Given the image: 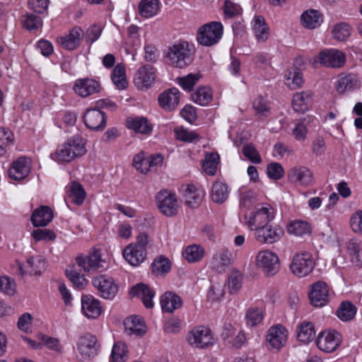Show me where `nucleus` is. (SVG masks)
I'll return each mask as SVG.
<instances>
[{"label": "nucleus", "mask_w": 362, "mask_h": 362, "mask_svg": "<svg viewBox=\"0 0 362 362\" xmlns=\"http://www.w3.org/2000/svg\"><path fill=\"white\" fill-rule=\"evenodd\" d=\"M286 84L291 89H296L302 86L304 83L301 71L294 68L292 71H288L285 75Z\"/></svg>", "instance_id": "obj_47"}, {"label": "nucleus", "mask_w": 362, "mask_h": 362, "mask_svg": "<svg viewBox=\"0 0 362 362\" xmlns=\"http://www.w3.org/2000/svg\"><path fill=\"white\" fill-rule=\"evenodd\" d=\"M86 151L83 139L80 135H74L59 146L51 156L56 161L69 163L83 156Z\"/></svg>", "instance_id": "obj_2"}, {"label": "nucleus", "mask_w": 362, "mask_h": 362, "mask_svg": "<svg viewBox=\"0 0 362 362\" xmlns=\"http://www.w3.org/2000/svg\"><path fill=\"white\" fill-rule=\"evenodd\" d=\"M329 287L322 281L315 282L311 286L309 292L310 303L315 307H322L328 303Z\"/></svg>", "instance_id": "obj_14"}, {"label": "nucleus", "mask_w": 362, "mask_h": 362, "mask_svg": "<svg viewBox=\"0 0 362 362\" xmlns=\"http://www.w3.org/2000/svg\"><path fill=\"white\" fill-rule=\"evenodd\" d=\"M274 216V209L270 204L263 203L257 204L254 212L245 214V219L247 226L255 230L269 223Z\"/></svg>", "instance_id": "obj_3"}, {"label": "nucleus", "mask_w": 362, "mask_h": 362, "mask_svg": "<svg viewBox=\"0 0 362 362\" xmlns=\"http://www.w3.org/2000/svg\"><path fill=\"white\" fill-rule=\"evenodd\" d=\"M46 267V263L41 257H32L28 258L25 264H18V272L21 275L29 274L30 275H39Z\"/></svg>", "instance_id": "obj_24"}, {"label": "nucleus", "mask_w": 362, "mask_h": 362, "mask_svg": "<svg viewBox=\"0 0 362 362\" xmlns=\"http://www.w3.org/2000/svg\"><path fill=\"white\" fill-rule=\"evenodd\" d=\"M123 256L132 266L140 265L146 257V250L140 249L129 244L123 250Z\"/></svg>", "instance_id": "obj_31"}, {"label": "nucleus", "mask_w": 362, "mask_h": 362, "mask_svg": "<svg viewBox=\"0 0 362 362\" xmlns=\"http://www.w3.org/2000/svg\"><path fill=\"white\" fill-rule=\"evenodd\" d=\"M204 194V191L202 189L193 185H188L183 189L182 195L187 206L190 208H197L201 204Z\"/></svg>", "instance_id": "obj_25"}, {"label": "nucleus", "mask_w": 362, "mask_h": 362, "mask_svg": "<svg viewBox=\"0 0 362 362\" xmlns=\"http://www.w3.org/2000/svg\"><path fill=\"white\" fill-rule=\"evenodd\" d=\"M155 77L154 69L151 65H145L136 71L134 83L138 89H146L154 82Z\"/></svg>", "instance_id": "obj_20"}, {"label": "nucleus", "mask_w": 362, "mask_h": 362, "mask_svg": "<svg viewBox=\"0 0 362 362\" xmlns=\"http://www.w3.org/2000/svg\"><path fill=\"white\" fill-rule=\"evenodd\" d=\"M190 346L197 349H205L214 344V339L208 327L197 326L193 328L187 336Z\"/></svg>", "instance_id": "obj_8"}, {"label": "nucleus", "mask_w": 362, "mask_h": 362, "mask_svg": "<svg viewBox=\"0 0 362 362\" xmlns=\"http://www.w3.org/2000/svg\"><path fill=\"white\" fill-rule=\"evenodd\" d=\"M300 22L305 28L313 30L322 24L323 16L319 11L309 9L302 13Z\"/></svg>", "instance_id": "obj_33"}, {"label": "nucleus", "mask_w": 362, "mask_h": 362, "mask_svg": "<svg viewBox=\"0 0 362 362\" xmlns=\"http://www.w3.org/2000/svg\"><path fill=\"white\" fill-rule=\"evenodd\" d=\"M66 275L71 283L78 288H83L87 284V280L83 274L76 271L73 267H69L65 271Z\"/></svg>", "instance_id": "obj_51"}, {"label": "nucleus", "mask_w": 362, "mask_h": 362, "mask_svg": "<svg viewBox=\"0 0 362 362\" xmlns=\"http://www.w3.org/2000/svg\"><path fill=\"white\" fill-rule=\"evenodd\" d=\"M347 250L351 256V261L356 266H362V249L356 241H350L347 244Z\"/></svg>", "instance_id": "obj_53"}, {"label": "nucleus", "mask_w": 362, "mask_h": 362, "mask_svg": "<svg viewBox=\"0 0 362 362\" xmlns=\"http://www.w3.org/2000/svg\"><path fill=\"white\" fill-rule=\"evenodd\" d=\"M160 303L163 312L172 313L182 307V300L175 293L166 291L161 296Z\"/></svg>", "instance_id": "obj_28"}, {"label": "nucleus", "mask_w": 362, "mask_h": 362, "mask_svg": "<svg viewBox=\"0 0 362 362\" xmlns=\"http://www.w3.org/2000/svg\"><path fill=\"white\" fill-rule=\"evenodd\" d=\"M256 263L267 276L277 273L280 267L278 255L270 250L259 251L256 256Z\"/></svg>", "instance_id": "obj_10"}, {"label": "nucleus", "mask_w": 362, "mask_h": 362, "mask_svg": "<svg viewBox=\"0 0 362 362\" xmlns=\"http://www.w3.org/2000/svg\"><path fill=\"white\" fill-rule=\"evenodd\" d=\"M0 291L8 296H13L16 293L15 281L7 276H0Z\"/></svg>", "instance_id": "obj_62"}, {"label": "nucleus", "mask_w": 362, "mask_h": 362, "mask_svg": "<svg viewBox=\"0 0 362 362\" xmlns=\"http://www.w3.org/2000/svg\"><path fill=\"white\" fill-rule=\"evenodd\" d=\"M233 257L231 251L226 247H221L212 256L210 262L211 268L220 274L224 273L233 264Z\"/></svg>", "instance_id": "obj_13"}, {"label": "nucleus", "mask_w": 362, "mask_h": 362, "mask_svg": "<svg viewBox=\"0 0 362 362\" xmlns=\"http://www.w3.org/2000/svg\"><path fill=\"white\" fill-rule=\"evenodd\" d=\"M257 201L256 194L252 191H247L240 195V206L242 209H250Z\"/></svg>", "instance_id": "obj_57"}, {"label": "nucleus", "mask_w": 362, "mask_h": 362, "mask_svg": "<svg viewBox=\"0 0 362 362\" xmlns=\"http://www.w3.org/2000/svg\"><path fill=\"white\" fill-rule=\"evenodd\" d=\"M111 78L113 83L119 89L127 88V81L125 76V66L122 63L117 64L111 74Z\"/></svg>", "instance_id": "obj_42"}, {"label": "nucleus", "mask_w": 362, "mask_h": 362, "mask_svg": "<svg viewBox=\"0 0 362 362\" xmlns=\"http://www.w3.org/2000/svg\"><path fill=\"white\" fill-rule=\"evenodd\" d=\"M81 308L88 318L95 319L101 314L100 301L92 296L86 295L81 297Z\"/></svg>", "instance_id": "obj_26"}, {"label": "nucleus", "mask_w": 362, "mask_h": 362, "mask_svg": "<svg viewBox=\"0 0 362 362\" xmlns=\"http://www.w3.org/2000/svg\"><path fill=\"white\" fill-rule=\"evenodd\" d=\"M148 158H145L143 152L139 153L134 157L132 165L143 174H146L148 171Z\"/></svg>", "instance_id": "obj_58"}, {"label": "nucleus", "mask_w": 362, "mask_h": 362, "mask_svg": "<svg viewBox=\"0 0 362 362\" xmlns=\"http://www.w3.org/2000/svg\"><path fill=\"white\" fill-rule=\"evenodd\" d=\"M320 64L332 68H339L346 62L345 54L337 49H329L321 51L318 55Z\"/></svg>", "instance_id": "obj_17"}, {"label": "nucleus", "mask_w": 362, "mask_h": 362, "mask_svg": "<svg viewBox=\"0 0 362 362\" xmlns=\"http://www.w3.org/2000/svg\"><path fill=\"white\" fill-rule=\"evenodd\" d=\"M252 30L259 42H264L269 37V29L262 16H255L252 21Z\"/></svg>", "instance_id": "obj_35"}, {"label": "nucleus", "mask_w": 362, "mask_h": 362, "mask_svg": "<svg viewBox=\"0 0 362 362\" xmlns=\"http://www.w3.org/2000/svg\"><path fill=\"white\" fill-rule=\"evenodd\" d=\"M267 173L269 178L278 180L284 175V169L280 163L274 162L267 165Z\"/></svg>", "instance_id": "obj_59"}, {"label": "nucleus", "mask_w": 362, "mask_h": 362, "mask_svg": "<svg viewBox=\"0 0 362 362\" xmlns=\"http://www.w3.org/2000/svg\"><path fill=\"white\" fill-rule=\"evenodd\" d=\"M356 310V307L353 303L344 301L339 307L337 315L342 321H349L355 317Z\"/></svg>", "instance_id": "obj_45"}, {"label": "nucleus", "mask_w": 362, "mask_h": 362, "mask_svg": "<svg viewBox=\"0 0 362 362\" xmlns=\"http://www.w3.org/2000/svg\"><path fill=\"white\" fill-rule=\"evenodd\" d=\"M199 74H189L187 76L179 78V84L184 90L190 91L199 81Z\"/></svg>", "instance_id": "obj_63"}, {"label": "nucleus", "mask_w": 362, "mask_h": 362, "mask_svg": "<svg viewBox=\"0 0 362 362\" xmlns=\"http://www.w3.org/2000/svg\"><path fill=\"white\" fill-rule=\"evenodd\" d=\"M315 336L314 325L310 322H303L298 329V340L308 344L313 341Z\"/></svg>", "instance_id": "obj_39"}, {"label": "nucleus", "mask_w": 362, "mask_h": 362, "mask_svg": "<svg viewBox=\"0 0 362 362\" xmlns=\"http://www.w3.org/2000/svg\"><path fill=\"white\" fill-rule=\"evenodd\" d=\"M218 161L219 156L218 153H212L207 154L202 164L203 170L208 175H214L216 173Z\"/></svg>", "instance_id": "obj_50"}, {"label": "nucleus", "mask_w": 362, "mask_h": 362, "mask_svg": "<svg viewBox=\"0 0 362 362\" xmlns=\"http://www.w3.org/2000/svg\"><path fill=\"white\" fill-rule=\"evenodd\" d=\"M223 30V25L220 22L212 21L206 23L199 28L197 40L203 46L214 45L221 39Z\"/></svg>", "instance_id": "obj_5"}, {"label": "nucleus", "mask_w": 362, "mask_h": 362, "mask_svg": "<svg viewBox=\"0 0 362 362\" xmlns=\"http://www.w3.org/2000/svg\"><path fill=\"white\" fill-rule=\"evenodd\" d=\"M32 237L36 242L38 241H49L54 240L56 238V234L50 229L47 228H38L34 230L31 233Z\"/></svg>", "instance_id": "obj_56"}, {"label": "nucleus", "mask_w": 362, "mask_h": 362, "mask_svg": "<svg viewBox=\"0 0 362 362\" xmlns=\"http://www.w3.org/2000/svg\"><path fill=\"white\" fill-rule=\"evenodd\" d=\"M127 345L118 341L112 347L110 362H125L128 358Z\"/></svg>", "instance_id": "obj_48"}, {"label": "nucleus", "mask_w": 362, "mask_h": 362, "mask_svg": "<svg viewBox=\"0 0 362 362\" xmlns=\"http://www.w3.org/2000/svg\"><path fill=\"white\" fill-rule=\"evenodd\" d=\"M284 233V230L279 226H272L268 223L255 230V238L259 243L272 244L279 241Z\"/></svg>", "instance_id": "obj_16"}, {"label": "nucleus", "mask_w": 362, "mask_h": 362, "mask_svg": "<svg viewBox=\"0 0 362 362\" xmlns=\"http://www.w3.org/2000/svg\"><path fill=\"white\" fill-rule=\"evenodd\" d=\"M76 264L86 272H101L107 266L102 257L101 250L97 247L91 248L87 255H78L76 258Z\"/></svg>", "instance_id": "obj_4"}, {"label": "nucleus", "mask_w": 362, "mask_h": 362, "mask_svg": "<svg viewBox=\"0 0 362 362\" xmlns=\"http://www.w3.org/2000/svg\"><path fill=\"white\" fill-rule=\"evenodd\" d=\"M243 155L253 163H260L262 158L252 144H246L243 148Z\"/></svg>", "instance_id": "obj_61"}, {"label": "nucleus", "mask_w": 362, "mask_h": 362, "mask_svg": "<svg viewBox=\"0 0 362 362\" xmlns=\"http://www.w3.org/2000/svg\"><path fill=\"white\" fill-rule=\"evenodd\" d=\"M229 196L228 185L221 181H216L211 187V197L212 200L218 204H222L227 200Z\"/></svg>", "instance_id": "obj_38"}, {"label": "nucleus", "mask_w": 362, "mask_h": 362, "mask_svg": "<svg viewBox=\"0 0 362 362\" xmlns=\"http://www.w3.org/2000/svg\"><path fill=\"white\" fill-rule=\"evenodd\" d=\"M53 218V211L47 206L35 209L31 216V222L35 227L47 226Z\"/></svg>", "instance_id": "obj_30"}, {"label": "nucleus", "mask_w": 362, "mask_h": 362, "mask_svg": "<svg viewBox=\"0 0 362 362\" xmlns=\"http://www.w3.org/2000/svg\"><path fill=\"white\" fill-rule=\"evenodd\" d=\"M68 192L69 197L74 204L81 205L83 203L86 193L79 182L76 181L72 182Z\"/></svg>", "instance_id": "obj_44"}, {"label": "nucleus", "mask_w": 362, "mask_h": 362, "mask_svg": "<svg viewBox=\"0 0 362 362\" xmlns=\"http://www.w3.org/2000/svg\"><path fill=\"white\" fill-rule=\"evenodd\" d=\"M83 119L87 128L93 131H102L106 126L105 113L97 108L87 110Z\"/></svg>", "instance_id": "obj_15"}, {"label": "nucleus", "mask_w": 362, "mask_h": 362, "mask_svg": "<svg viewBox=\"0 0 362 362\" xmlns=\"http://www.w3.org/2000/svg\"><path fill=\"white\" fill-rule=\"evenodd\" d=\"M204 249L198 245L187 246L184 252L185 259L189 263L200 262L204 257Z\"/></svg>", "instance_id": "obj_43"}, {"label": "nucleus", "mask_w": 362, "mask_h": 362, "mask_svg": "<svg viewBox=\"0 0 362 362\" xmlns=\"http://www.w3.org/2000/svg\"><path fill=\"white\" fill-rule=\"evenodd\" d=\"M77 350L82 360L91 361L98 354L100 344L96 337L90 333L81 335L76 344Z\"/></svg>", "instance_id": "obj_7"}, {"label": "nucleus", "mask_w": 362, "mask_h": 362, "mask_svg": "<svg viewBox=\"0 0 362 362\" xmlns=\"http://www.w3.org/2000/svg\"><path fill=\"white\" fill-rule=\"evenodd\" d=\"M83 35V30L80 27L76 26L67 35L61 37L58 41L64 49L74 50L79 46Z\"/></svg>", "instance_id": "obj_27"}, {"label": "nucleus", "mask_w": 362, "mask_h": 362, "mask_svg": "<svg viewBox=\"0 0 362 362\" xmlns=\"http://www.w3.org/2000/svg\"><path fill=\"white\" fill-rule=\"evenodd\" d=\"M332 33L335 40L344 41L351 35V27L348 23L341 22L334 25Z\"/></svg>", "instance_id": "obj_49"}, {"label": "nucleus", "mask_w": 362, "mask_h": 362, "mask_svg": "<svg viewBox=\"0 0 362 362\" xmlns=\"http://www.w3.org/2000/svg\"><path fill=\"white\" fill-rule=\"evenodd\" d=\"M152 272L156 275L168 273L170 269V262L166 257L160 256L152 263Z\"/></svg>", "instance_id": "obj_52"}, {"label": "nucleus", "mask_w": 362, "mask_h": 362, "mask_svg": "<svg viewBox=\"0 0 362 362\" xmlns=\"http://www.w3.org/2000/svg\"><path fill=\"white\" fill-rule=\"evenodd\" d=\"M130 293L132 296L141 298L146 308H152L153 307L152 300L155 292L147 285L142 283L138 284L132 287Z\"/></svg>", "instance_id": "obj_29"}, {"label": "nucleus", "mask_w": 362, "mask_h": 362, "mask_svg": "<svg viewBox=\"0 0 362 362\" xmlns=\"http://www.w3.org/2000/svg\"><path fill=\"white\" fill-rule=\"evenodd\" d=\"M288 178L291 182L309 186L313 183V173L305 166H295L288 171Z\"/></svg>", "instance_id": "obj_21"}, {"label": "nucleus", "mask_w": 362, "mask_h": 362, "mask_svg": "<svg viewBox=\"0 0 362 362\" xmlns=\"http://www.w3.org/2000/svg\"><path fill=\"white\" fill-rule=\"evenodd\" d=\"M288 339V332L281 325L272 327L267 335V341L271 348L280 350Z\"/></svg>", "instance_id": "obj_19"}, {"label": "nucleus", "mask_w": 362, "mask_h": 362, "mask_svg": "<svg viewBox=\"0 0 362 362\" xmlns=\"http://www.w3.org/2000/svg\"><path fill=\"white\" fill-rule=\"evenodd\" d=\"M73 89L78 96L86 98L98 93L100 90V85L98 81L93 78H78L76 80Z\"/></svg>", "instance_id": "obj_18"}, {"label": "nucleus", "mask_w": 362, "mask_h": 362, "mask_svg": "<svg viewBox=\"0 0 362 362\" xmlns=\"http://www.w3.org/2000/svg\"><path fill=\"white\" fill-rule=\"evenodd\" d=\"M124 326L126 332L137 337H141L146 332V326L144 321L137 316H131L125 319Z\"/></svg>", "instance_id": "obj_32"}, {"label": "nucleus", "mask_w": 362, "mask_h": 362, "mask_svg": "<svg viewBox=\"0 0 362 362\" xmlns=\"http://www.w3.org/2000/svg\"><path fill=\"white\" fill-rule=\"evenodd\" d=\"M22 18L23 25L28 30H36L42 25L41 18L37 15L28 13Z\"/></svg>", "instance_id": "obj_55"}, {"label": "nucleus", "mask_w": 362, "mask_h": 362, "mask_svg": "<svg viewBox=\"0 0 362 362\" xmlns=\"http://www.w3.org/2000/svg\"><path fill=\"white\" fill-rule=\"evenodd\" d=\"M315 261L310 253L301 252L296 253L289 265L291 272L298 277H304L310 274L315 267Z\"/></svg>", "instance_id": "obj_6"}, {"label": "nucleus", "mask_w": 362, "mask_h": 362, "mask_svg": "<svg viewBox=\"0 0 362 362\" xmlns=\"http://www.w3.org/2000/svg\"><path fill=\"white\" fill-rule=\"evenodd\" d=\"M30 168V160L25 157H21L13 162L8 170V175L13 180H21L28 176Z\"/></svg>", "instance_id": "obj_22"}, {"label": "nucleus", "mask_w": 362, "mask_h": 362, "mask_svg": "<svg viewBox=\"0 0 362 362\" xmlns=\"http://www.w3.org/2000/svg\"><path fill=\"white\" fill-rule=\"evenodd\" d=\"M341 342V334L334 329H327L320 332L317 339V347L327 353L336 351Z\"/></svg>", "instance_id": "obj_11"}, {"label": "nucleus", "mask_w": 362, "mask_h": 362, "mask_svg": "<svg viewBox=\"0 0 362 362\" xmlns=\"http://www.w3.org/2000/svg\"><path fill=\"white\" fill-rule=\"evenodd\" d=\"M158 100L162 109L173 111L179 104L180 91L176 88H169L160 94Z\"/></svg>", "instance_id": "obj_23"}, {"label": "nucleus", "mask_w": 362, "mask_h": 362, "mask_svg": "<svg viewBox=\"0 0 362 362\" xmlns=\"http://www.w3.org/2000/svg\"><path fill=\"white\" fill-rule=\"evenodd\" d=\"M245 318L247 325L254 327L262 321V314L259 309L253 308L247 311Z\"/></svg>", "instance_id": "obj_64"}, {"label": "nucleus", "mask_w": 362, "mask_h": 362, "mask_svg": "<svg viewBox=\"0 0 362 362\" xmlns=\"http://www.w3.org/2000/svg\"><path fill=\"white\" fill-rule=\"evenodd\" d=\"M313 94L310 91H302L296 93L293 96L292 106L298 112H305L309 108L312 103Z\"/></svg>", "instance_id": "obj_34"}, {"label": "nucleus", "mask_w": 362, "mask_h": 362, "mask_svg": "<svg viewBox=\"0 0 362 362\" xmlns=\"http://www.w3.org/2000/svg\"><path fill=\"white\" fill-rule=\"evenodd\" d=\"M243 277L238 272H233L228 276V289L230 293H235L242 286Z\"/></svg>", "instance_id": "obj_60"}, {"label": "nucleus", "mask_w": 362, "mask_h": 362, "mask_svg": "<svg viewBox=\"0 0 362 362\" xmlns=\"http://www.w3.org/2000/svg\"><path fill=\"white\" fill-rule=\"evenodd\" d=\"M159 10L158 0H141L139 5V13L144 18L156 15Z\"/></svg>", "instance_id": "obj_41"}, {"label": "nucleus", "mask_w": 362, "mask_h": 362, "mask_svg": "<svg viewBox=\"0 0 362 362\" xmlns=\"http://www.w3.org/2000/svg\"><path fill=\"white\" fill-rule=\"evenodd\" d=\"M360 83L356 75L349 74L340 76L336 89L338 93H344L346 90H351L359 88Z\"/></svg>", "instance_id": "obj_36"}, {"label": "nucleus", "mask_w": 362, "mask_h": 362, "mask_svg": "<svg viewBox=\"0 0 362 362\" xmlns=\"http://www.w3.org/2000/svg\"><path fill=\"white\" fill-rule=\"evenodd\" d=\"M191 98L195 103L204 106L211 101L212 91L208 87H201L192 94Z\"/></svg>", "instance_id": "obj_46"}, {"label": "nucleus", "mask_w": 362, "mask_h": 362, "mask_svg": "<svg viewBox=\"0 0 362 362\" xmlns=\"http://www.w3.org/2000/svg\"><path fill=\"white\" fill-rule=\"evenodd\" d=\"M175 137L177 139L185 142H193L199 140L200 136L194 131H189L182 127L175 129Z\"/></svg>", "instance_id": "obj_54"}, {"label": "nucleus", "mask_w": 362, "mask_h": 362, "mask_svg": "<svg viewBox=\"0 0 362 362\" xmlns=\"http://www.w3.org/2000/svg\"><path fill=\"white\" fill-rule=\"evenodd\" d=\"M92 284L98 289L100 296L105 299H113L118 292V286L114 279L106 275L94 278Z\"/></svg>", "instance_id": "obj_12"}, {"label": "nucleus", "mask_w": 362, "mask_h": 362, "mask_svg": "<svg viewBox=\"0 0 362 362\" xmlns=\"http://www.w3.org/2000/svg\"><path fill=\"white\" fill-rule=\"evenodd\" d=\"M156 200L160 211L166 216H173L178 211V202L175 193L168 189H161L156 195Z\"/></svg>", "instance_id": "obj_9"}, {"label": "nucleus", "mask_w": 362, "mask_h": 362, "mask_svg": "<svg viewBox=\"0 0 362 362\" xmlns=\"http://www.w3.org/2000/svg\"><path fill=\"white\" fill-rule=\"evenodd\" d=\"M288 233L296 236H303L311 233V226L306 221L293 220L286 226Z\"/></svg>", "instance_id": "obj_37"}, {"label": "nucleus", "mask_w": 362, "mask_h": 362, "mask_svg": "<svg viewBox=\"0 0 362 362\" xmlns=\"http://www.w3.org/2000/svg\"><path fill=\"white\" fill-rule=\"evenodd\" d=\"M195 53L193 44L187 41H179L170 46L165 54L166 63L183 69L192 64Z\"/></svg>", "instance_id": "obj_1"}, {"label": "nucleus", "mask_w": 362, "mask_h": 362, "mask_svg": "<svg viewBox=\"0 0 362 362\" xmlns=\"http://www.w3.org/2000/svg\"><path fill=\"white\" fill-rule=\"evenodd\" d=\"M127 126L129 129L141 134H148L152 131V127L145 117H136L135 119H127Z\"/></svg>", "instance_id": "obj_40"}]
</instances>
